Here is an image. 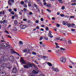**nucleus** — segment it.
I'll use <instances>...</instances> for the list:
<instances>
[{
    "label": "nucleus",
    "instance_id": "nucleus-55",
    "mask_svg": "<svg viewBox=\"0 0 76 76\" xmlns=\"http://www.w3.org/2000/svg\"><path fill=\"white\" fill-rule=\"evenodd\" d=\"M70 18H75V17L74 16H71Z\"/></svg>",
    "mask_w": 76,
    "mask_h": 76
},
{
    "label": "nucleus",
    "instance_id": "nucleus-25",
    "mask_svg": "<svg viewBox=\"0 0 76 76\" xmlns=\"http://www.w3.org/2000/svg\"><path fill=\"white\" fill-rule=\"evenodd\" d=\"M27 51H28V50L26 49H25L23 50V53H26Z\"/></svg>",
    "mask_w": 76,
    "mask_h": 76
},
{
    "label": "nucleus",
    "instance_id": "nucleus-47",
    "mask_svg": "<svg viewBox=\"0 0 76 76\" xmlns=\"http://www.w3.org/2000/svg\"><path fill=\"white\" fill-rule=\"evenodd\" d=\"M71 30L72 31H75V29H71Z\"/></svg>",
    "mask_w": 76,
    "mask_h": 76
},
{
    "label": "nucleus",
    "instance_id": "nucleus-59",
    "mask_svg": "<svg viewBox=\"0 0 76 76\" xmlns=\"http://www.w3.org/2000/svg\"><path fill=\"white\" fill-rule=\"evenodd\" d=\"M12 19H15V16H12Z\"/></svg>",
    "mask_w": 76,
    "mask_h": 76
},
{
    "label": "nucleus",
    "instance_id": "nucleus-1",
    "mask_svg": "<svg viewBox=\"0 0 76 76\" xmlns=\"http://www.w3.org/2000/svg\"><path fill=\"white\" fill-rule=\"evenodd\" d=\"M20 62L21 63V64H26L23 65L25 69H30V67H33V65L31 63L28 62V64H26V61L24 60L23 58L22 57H21Z\"/></svg>",
    "mask_w": 76,
    "mask_h": 76
},
{
    "label": "nucleus",
    "instance_id": "nucleus-35",
    "mask_svg": "<svg viewBox=\"0 0 76 76\" xmlns=\"http://www.w3.org/2000/svg\"><path fill=\"white\" fill-rule=\"evenodd\" d=\"M47 11H48V12H51V10H49L48 9H47Z\"/></svg>",
    "mask_w": 76,
    "mask_h": 76
},
{
    "label": "nucleus",
    "instance_id": "nucleus-37",
    "mask_svg": "<svg viewBox=\"0 0 76 76\" xmlns=\"http://www.w3.org/2000/svg\"><path fill=\"white\" fill-rule=\"evenodd\" d=\"M56 39H57V40H60V37H59L57 38H56Z\"/></svg>",
    "mask_w": 76,
    "mask_h": 76
},
{
    "label": "nucleus",
    "instance_id": "nucleus-14",
    "mask_svg": "<svg viewBox=\"0 0 76 76\" xmlns=\"http://www.w3.org/2000/svg\"><path fill=\"white\" fill-rule=\"evenodd\" d=\"M1 66H2L4 68V67H5L6 66V64H1Z\"/></svg>",
    "mask_w": 76,
    "mask_h": 76
},
{
    "label": "nucleus",
    "instance_id": "nucleus-11",
    "mask_svg": "<svg viewBox=\"0 0 76 76\" xmlns=\"http://www.w3.org/2000/svg\"><path fill=\"white\" fill-rule=\"evenodd\" d=\"M71 27L72 28H76V26L75 25V24L73 23L72 24H71Z\"/></svg>",
    "mask_w": 76,
    "mask_h": 76
},
{
    "label": "nucleus",
    "instance_id": "nucleus-48",
    "mask_svg": "<svg viewBox=\"0 0 76 76\" xmlns=\"http://www.w3.org/2000/svg\"><path fill=\"white\" fill-rule=\"evenodd\" d=\"M35 63H36L37 64H39L38 63V62H37V60L35 61Z\"/></svg>",
    "mask_w": 76,
    "mask_h": 76
},
{
    "label": "nucleus",
    "instance_id": "nucleus-64",
    "mask_svg": "<svg viewBox=\"0 0 76 76\" xmlns=\"http://www.w3.org/2000/svg\"><path fill=\"white\" fill-rule=\"evenodd\" d=\"M39 76H44V75H42V74H40L39 75Z\"/></svg>",
    "mask_w": 76,
    "mask_h": 76
},
{
    "label": "nucleus",
    "instance_id": "nucleus-12",
    "mask_svg": "<svg viewBox=\"0 0 76 76\" xmlns=\"http://www.w3.org/2000/svg\"><path fill=\"white\" fill-rule=\"evenodd\" d=\"M20 26H21V27L22 28V29H25V28H26V26L25 25H20Z\"/></svg>",
    "mask_w": 76,
    "mask_h": 76
},
{
    "label": "nucleus",
    "instance_id": "nucleus-22",
    "mask_svg": "<svg viewBox=\"0 0 76 76\" xmlns=\"http://www.w3.org/2000/svg\"><path fill=\"white\" fill-rule=\"evenodd\" d=\"M11 2V0H9L8 2V4H10V5H12V4L10 3Z\"/></svg>",
    "mask_w": 76,
    "mask_h": 76
},
{
    "label": "nucleus",
    "instance_id": "nucleus-32",
    "mask_svg": "<svg viewBox=\"0 0 76 76\" xmlns=\"http://www.w3.org/2000/svg\"><path fill=\"white\" fill-rule=\"evenodd\" d=\"M45 29L46 31H48V30H49V28H48V27H46Z\"/></svg>",
    "mask_w": 76,
    "mask_h": 76
},
{
    "label": "nucleus",
    "instance_id": "nucleus-57",
    "mask_svg": "<svg viewBox=\"0 0 76 76\" xmlns=\"http://www.w3.org/2000/svg\"><path fill=\"white\" fill-rule=\"evenodd\" d=\"M40 20H41V21H43L44 19H43V18H42L40 19Z\"/></svg>",
    "mask_w": 76,
    "mask_h": 76
},
{
    "label": "nucleus",
    "instance_id": "nucleus-45",
    "mask_svg": "<svg viewBox=\"0 0 76 76\" xmlns=\"http://www.w3.org/2000/svg\"><path fill=\"white\" fill-rule=\"evenodd\" d=\"M35 22L36 23H39V21L38 20H37Z\"/></svg>",
    "mask_w": 76,
    "mask_h": 76
},
{
    "label": "nucleus",
    "instance_id": "nucleus-7",
    "mask_svg": "<svg viewBox=\"0 0 76 76\" xmlns=\"http://www.w3.org/2000/svg\"><path fill=\"white\" fill-rule=\"evenodd\" d=\"M9 59L11 61H14L15 60V58H14V57L12 56H10L9 57Z\"/></svg>",
    "mask_w": 76,
    "mask_h": 76
},
{
    "label": "nucleus",
    "instance_id": "nucleus-58",
    "mask_svg": "<svg viewBox=\"0 0 76 76\" xmlns=\"http://www.w3.org/2000/svg\"><path fill=\"white\" fill-rule=\"evenodd\" d=\"M27 1L28 3H30L31 2V1L30 0H27Z\"/></svg>",
    "mask_w": 76,
    "mask_h": 76
},
{
    "label": "nucleus",
    "instance_id": "nucleus-19",
    "mask_svg": "<svg viewBox=\"0 0 76 76\" xmlns=\"http://www.w3.org/2000/svg\"><path fill=\"white\" fill-rule=\"evenodd\" d=\"M17 30V28H16V27H15L13 28V31H16Z\"/></svg>",
    "mask_w": 76,
    "mask_h": 76
},
{
    "label": "nucleus",
    "instance_id": "nucleus-16",
    "mask_svg": "<svg viewBox=\"0 0 76 76\" xmlns=\"http://www.w3.org/2000/svg\"><path fill=\"white\" fill-rule=\"evenodd\" d=\"M51 4H47L46 5V6L47 7H51Z\"/></svg>",
    "mask_w": 76,
    "mask_h": 76
},
{
    "label": "nucleus",
    "instance_id": "nucleus-50",
    "mask_svg": "<svg viewBox=\"0 0 76 76\" xmlns=\"http://www.w3.org/2000/svg\"><path fill=\"white\" fill-rule=\"evenodd\" d=\"M36 10H37V11H38V12H40V10H39L38 8H37Z\"/></svg>",
    "mask_w": 76,
    "mask_h": 76
},
{
    "label": "nucleus",
    "instance_id": "nucleus-31",
    "mask_svg": "<svg viewBox=\"0 0 76 76\" xmlns=\"http://www.w3.org/2000/svg\"><path fill=\"white\" fill-rule=\"evenodd\" d=\"M28 6L29 7H31V4L30 2H29L28 4Z\"/></svg>",
    "mask_w": 76,
    "mask_h": 76
},
{
    "label": "nucleus",
    "instance_id": "nucleus-18",
    "mask_svg": "<svg viewBox=\"0 0 76 76\" xmlns=\"http://www.w3.org/2000/svg\"><path fill=\"white\" fill-rule=\"evenodd\" d=\"M23 10L24 13H25L26 12V11H27V9L25 8H24Z\"/></svg>",
    "mask_w": 76,
    "mask_h": 76
},
{
    "label": "nucleus",
    "instance_id": "nucleus-6",
    "mask_svg": "<svg viewBox=\"0 0 76 76\" xmlns=\"http://www.w3.org/2000/svg\"><path fill=\"white\" fill-rule=\"evenodd\" d=\"M4 57H5V56L1 58L0 60L1 62H2V63H4V62H5V59H4Z\"/></svg>",
    "mask_w": 76,
    "mask_h": 76
},
{
    "label": "nucleus",
    "instance_id": "nucleus-5",
    "mask_svg": "<svg viewBox=\"0 0 76 76\" xmlns=\"http://www.w3.org/2000/svg\"><path fill=\"white\" fill-rule=\"evenodd\" d=\"M60 60L61 62L64 63L66 62V58L64 57H61L60 58Z\"/></svg>",
    "mask_w": 76,
    "mask_h": 76
},
{
    "label": "nucleus",
    "instance_id": "nucleus-27",
    "mask_svg": "<svg viewBox=\"0 0 76 76\" xmlns=\"http://www.w3.org/2000/svg\"><path fill=\"white\" fill-rule=\"evenodd\" d=\"M43 58H48V57L47 56H43Z\"/></svg>",
    "mask_w": 76,
    "mask_h": 76
},
{
    "label": "nucleus",
    "instance_id": "nucleus-62",
    "mask_svg": "<svg viewBox=\"0 0 76 76\" xmlns=\"http://www.w3.org/2000/svg\"><path fill=\"white\" fill-rule=\"evenodd\" d=\"M20 3L21 4H24V2L23 1H22Z\"/></svg>",
    "mask_w": 76,
    "mask_h": 76
},
{
    "label": "nucleus",
    "instance_id": "nucleus-52",
    "mask_svg": "<svg viewBox=\"0 0 76 76\" xmlns=\"http://www.w3.org/2000/svg\"><path fill=\"white\" fill-rule=\"evenodd\" d=\"M34 7H36V8H37V5L36 4H34Z\"/></svg>",
    "mask_w": 76,
    "mask_h": 76
},
{
    "label": "nucleus",
    "instance_id": "nucleus-28",
    "mask_svg": "<svg viewBox=\"0 0 76 76\" xmlns=\"http://www.w3.org/2000/svg\"><path fill=\"white\" fill-rule=\"evenodd\" d=\"M32 54L34 55H37V53H36L35 52H33L32 53Z\"/></svg>",
    "mask_w": 76,
    "mask_h": 76
},
{
    "label": "nucleus",
    "instance_id": "nucleus-9",
    "mask_svg": "<svg viewBox=\"0 0 76 76\" xmlns=\"http://www.w3.org/2000/svg\"><path fill=\"white\" fill-rule=\"evenodd\" d=\"M52 69L53 70V71H55V72H56L59 71V69H58L57 68H53Z\"/></svg>",
    "mask_w": 76,
    "mask_h": 76
},
{
    "label": "nucleus",
    "instance_id": "nucleus-33",
    "mask_svg": "<svg viewBox=\"0 0 76 76\" xmlns=\"http://www.w3.org/2000/svg\"><path fill=\"white\" fill-rule=\"evenodd\" d=\"M42 39H43V37H41L39 39V41H41Z\"/></svg>",
    "mask_w": 76,
    "mask_h": 76
},
{
    "label": "nucleus",
    "instance_id": "nucleus-56",
    "mask_svg": "<svg viewBox=\"0 0 76 76\" xmlns=\"http://www.w3.org/2000/svg\"><path fill=\"white\" fill-rule=\"evenodd\" d=\"M76 3H74L71 4V5H76Z\"/></svg>",
    "mask_w": 76,
    "mask_h": 76
},
{
    "label": "nucleus",
    "instance_id": "nucleus-10",
    "mask_svg": "<svg viewBox=\"0 0 76 76\" xmlns=\"http://www.w3.org/2000/svg\"><path fill=\"white\" fill-rule=\"evenodd\" d=\"M19 45L20 47H22L23 45V42L22 41H20L19 42Z\"/></svg>",
    "mask_w": 76,
    "mask_h": 76
},
{
    "label": "nucleus",
    "instance_id": "nucleus-15",
    "mask_svg": "<svg viewBox=\"0 0 76 76\" xmlns=\"http://www.w3.org/2000/svg\"><path fill=\"white\" fill-rule=\"evenodd\" d=\"M4 69V68L2 67L1 65V66H0V71H1V70H3Z\"/></svg>",
    "mask_w": 76,
    "mask_h": 76
},
{
    "label": "nucleus",
    "instance_id": "nucleus-46",
    "mask_svg": "<svg viewBox=\"0 0 76 76\" xmlns=\"http://www.w3.org/2000/svg\"><path fill=\"white\" fill-rule=\"evenodd\" d=\"M61 16L62 17H63V16H64V15L63 14H60Z\"/></svg>",
    "mask_w": 76,
    "mask_h": 76
},
{
    "label": "nucleus",
    "instance_id": "nucleus-51",
    "mask_svg": "<svg viewBox=\"0 0 76 76\" xmlns=\"http://www.w3.org/2000/svg\"><path fill=\"white\" fill-rule=\"evenodd\" d=\"M2 47H3V46H2L1 45H0V49H1V48H2Z\"/></svg>",
    "mask_w": 76,
    "mask_h": 76
},
{
    "label": "nucleus",
    "instance_id": "nucleus-20",
    "mask_svg": "<svg viewBox=\"0 0 76 76\" xmlns=\"http://www.w3.org/2000/svg\"><path fill=\"white\" fill-rule=\"evenodd\" d=\"M2 75L3 76H5V75H6V73L5 72H2Z\"/></svg>",
    "mask_w": 76,
    "mask_h": 76
},
{
    "label": "nucleus",
    "instance_id": "nucleus-21",
    "mask_svg": "<svg viewBox=\"0 0 76 76\" xmlns=\"http://www.w3.org/2000/svg\"><path fill=\"white\" fill-rule=\"evenodd\" d=\"M67 26L69 27H71V23H69L68 24V23Z\"/></svg>",
    "mask_w": 76,
    "mask_h": 76
},
{
    "label": "nucleus",
    "instance_id": "nucleus-24",
    "mask_svg": "<svg viewBox=\"0 0 76 76\" xmlns=\"http://www.w3.org/2000/svg\"><path fill=\"white\" fill-rule=\"evenodd\" d=\"M48 66H52V64L50 62L48 63Z\"/></svg>",
    "mask_w": 76,
    "mask_h": 76
},
{
    "label": "nucleus",
    "instance_id": "nucleus-61",
    "mask_svg": "<svg viewBox=\"0 0 76 76\" xmlns=\"http://www.w3.org/2000/svg\"><path fill=\"white\" fill-rule=\"evenodd\" d=\"M14 11H15V12H16L17 11V10L16 8H14Z\"/></svg>",
    "mask_w": 76,
    "mask_h": 76
},
{
    "label": "nucleus",
    "instance_id": "nucleus-43",
    "mask_svg": "<svg viewBox=\"0 0 76 76\" xmlns=\"http://www.w3.org/2000/svg\"><path fill=\"white\" fill-rule=\"evenodd\" d=\"M8 10L9 11V12H12V9H10Z\"/></svg>",
    "mask_w": 76,
    "mask_h": 76
},
{
    "label": "nucleus",
    "instance_id": "nucleus-26",
    "mask_svg": "<svg viewBox=\"0 0 76 76\" xmlns=\"http://www.w3.org/2000/svg\"><path fill=\"white\" fill-rule=\"evenodd\" d=\"M38 3V4H40V5H41V6H42V3H41V1H39V2H37Z\"/></svg>",
    "mask_w": 76,
    "mask_h": 76
},
{
    "label": "nucleus",
    "instance_id": "nucleus-63",
    "mask_svg": "<svg viewBox=\"0 0 76 76\" xmlns=\"http://www.w3.org/2000/svg\"><path fill=\"white\" fill-rule=\"evenodd\" d=\"M0 76H3L2 73H0Z\"/></svg>",
    "mask_w": 76,
    "mask_h": 76
},
{
    "label": "nucleus",
    "instance_id": "nucleus-23",
    "mask_svg": "<svg viewBox=\"0 0 76 76\" xmlns=\"http://www.w3.org/2000/svg\"><path fill=\"white\" fill-rule=\"evenodd\" d=\"M14 23L15 25H17L18 24V21L16 20H15L14 21Z\"/></svg>",
    "mask_w": 76,
    "mask_h": 76
},
{
    "label": "nucleus",
    "instance_id": "nucleus-44",
    "mask_svg": "<svg viewBox=\"0 0 76 76\" xmlns=\"http://www.w3.org/2000/svg\"><path fill=\"white\" fill-rule=\"evenodd\" d=\"M8 38H12V37L11 36H10V35H8L7 36Z\"/></svg>",
    "mask_w": 76,
    "mask_h": 76
},
{
    "label": "nucleus",
    "instance_id": "nucleus-39",
    "mask_svg": "<svg viewBox=\"0 0 76 76\" xmlns=\"http://www.w3.org/2000/svg\"><path fill=\"white\" fill-rule=\"evenodd\" d=\"M23 6L25 7H27V5L26 4H24Z\"/></svg>",
    "mask_w": 76,
    "mask_h": 76
},
{
    "label": "nucleus",
    "instance_id": "nucleus-53",
    "mask_svg": "<svg viewBox=\"0 0 76 76\" xmlns=\"http://www.w3.org/2000/svg\"><path fill=\"white\" fill-rule=\"evenodd\" d=\"M36 28L37 29H39V26H37Z\"/></svg>",
    "mask_w": 76,
    "mask_h": 76
},
{
    "label": "nucleus",
    "instance_id": "nucleus-13",
    "mask_svg": "<svg viewBox=\"0 0 76 76\" xmlns=\"http://www.w3.org/2000/svg\"><path fill=\"white\" fill-rule=\"evenodd\" d=\"M51 33H52V32L51 31H49V33L48 34V36L49 37H50V36H51L52 35V34H51Z\"/></svg>",
    "mask_w": 76,
    "mask_h": 76
},
{
    "label": "nucleus",
    "instance_id": "nucleus-41",
    "mask_svg": "<svg viewBox=\"0 0 76 76\" xmlns=\"http://www.w3.org/2000/svg\"><path fill=\"white\" fill-rule=\"evenodd\" d=\"M56 26L57 27H59V26H60V24H58V23H57Z\"/></svg>",
    "mask_w": 76,
    "mask_h": 76
},
{
    "label": "nucleus",
    "instance_id": "nucleus-49",
    "mask_svg": "<svg viewBox=\"0 0 76 76\" xmlns=\"http://www.w3.org/2000/svg\"><path fill=\"white\" fill-rule=\"evenodd\" d=\"M23 21H26V20H27L26 18H23Z\"/></svg>",
    "mask_w": 76,
    "mask_h": 76
},
{
    "label": "nucleus",
    "instance_id": "nucleus-34",
    "mask_svg": "<svg viewBox=\"0 0 76 76\" xmlns=\"http://www.w3.org/2000/svg\"><path fill=\"white\" fill-rule=\"evenodd\" d=\"M11 14H12V15H14V14H15V12H14V11H12L11 12Z\"/></svg>",
    "mask_w": 76,
    "mask_h": 76
},
{
    "label": "nucleus",
    "instance_id": "nucleus-60",
    "mask_svg": "<svg viewBox=\"0 0 76 76\" xmlns=\"http://www.w3.org/2000/svg\"><path fill=\"white\" fill-rule=\"evenodd\" d=\"M29 15H32V12H30L29 13Z\"/></svg>",
    "mask_w": 76,
    "mask_h": 76
},
{
    "label": "nucleus",
    "instance_id": "nucleus-30",
    "mask_svg": "<svg viewBox=\"0 0 76 76\" xmlns=\"http://www.w3.org/2000/svg\"><path fill=\"white\" fill-rule=\"evenodd\" d=\"M60 49L61 50H63L64 51L65 50H66V49H65L64 48H60Z\"/></svg>",
    "mask_w": 76,
    "mask_h": 76
},
{
    "label": "nucleus",
    "instance_id": "nucleus-40",
    "mask_svg": "<svg viewBox=\"0 0 76 76\" xmlns=\"http://www.w3.org/2000/svg\"><path fill=\"white\" fill-rule=\"evenodd\" d=\"M15 54H17V55H18V56H20V57L21 56H20V55H19V53H17L16 52H15Z\"/></svg>",
    "mask_w": 76,
    "mask_h": 76
},
{
    "label": "nucleus",
    "instance_id": "nucleus-2",
    "mask_svg": "<svg viewBox=\"0 0 76 76\" xmlns=\"http://www.w3.org/2000/svg\"><path fill=\"white\" fill-rule=\"evenodd\" d=\"M39 72H40V71L38 70L36 71L33 70L32 71V73H30L29 74V76H36V75L34 74H38V73H39Z\"/></svg>",
    "mask_w": 76,
    "mask_h": 76
},
{
    "label": "nucleus",
    "instance_id": "nucleus-3",
    "mask_svg": "<svg viewBox=\"0 0 76 76\" xmlns=\"http://www.w3.org/2000/svg\"><path fill=\"white\" fill-rule=\"evenodd\" d=\"M2 46L4 47V48H10V46L9 45L7 44L6 43H4L2 44Z\"/></svg>",
    "mask_w": 76,
    "mask_h": 76
},
{
    "label": "nucleus",
    "instance_id": "nucleus-54",
    "mask_svg": "<svg viewBox=\"0 0 76 76\" xmlns=\"http://www.w3.org/2000/svg\"><path fill=\"white\" fill-rule=\"evenodd\" d=\"M45 38V39L46 40H48V37H44Z\"/></svg>",
    "mask_w": 76,
    "mask_h": 76
},
{
    "label": "nucleus",
    "instance_id": "nucleus-4",
    "mask_svg": "<svg viewBox=\"0 0 76 76\" xmlns=\"http://www.w3.org/2000/svg\"><path fill=\"white\" fill-rule=\"evenodd\" d=\"M12 71L13 73H16L18 72V69L14 67L12 69Z\"/></svg>",
    "mask_w": 76,
    "mask_h": 76
},
{
    "label": "nucleus",
    "instance_id": "nucleus-8",
    "mask_svg": "<svg viewBox=\"0 0 76 76\" xmlns=\"http://www.w3.org/2000/svg\"><path fill=\"white\" fill-rule=\"evenodd\" d=\"M62 23L64 25L66 26L68 24V22H66V21H63Z\"/></svg>",
    "mask_w": 76,
    "mask_h": 76
},
{
    "label": "nucleus",
    "instance_id": "nucleus-29",
    "mask_svg": "<svg viewBox=\"0 0 76 76\" xmlns=\"http://www.w3.org/2000/svg\"><path fill=\"white\" fill-rule=\"evenodd\" d=\"M3 22H4V23H7V22H8L7 21V20H3Z\"/></svg>",
    "mask_w": 76,
    "mask_h": 76
},
{
    "label": "nucleus",
    "instance_id": "nucleus-38",
    "mask_svg": "<svg viewBox=\"0 0 76 76\" xmlns=\"http://www.w3.org/2000/svg\"><path fill=\"white\" fill-rule=\"evenodd\" d=\"M65 8V7L64 6L62 7H61V9L62 10H64Z\"/></svg>",
    "mask_w": 76,
    "mask_h": 76
},
{
    "label": "nucleus",
    "instance_id": "nucleus-42",
    "mask_svg": "<svg viewBox=\"0 0 76 76\" xmlns=\"http://www.w3.org/2000/svg\"><path fill=\"white\" fill-rule=\"evenodd\" d=\"M70 62L72 63V64H74V65H75V64L73 62H72V61H71V60H70Z\"/></svg>",
    "mask_w": 76,
    "mask_h": 76
},
{
    "label": "nucleus",
    "instance_id": "nucleus-17",
    "mask_svg": "<svg viewBox=\"0 0 76 76\" xmlns=\"http://www.w3.org/2000/svg\"><path fill=\"white\" fill-rule=\"evenodd\" d=\"M11 52L12 53H15V52H16V51H15L13 49H11Z\"/></svg>",
    "mask_w": 76,
    "mask_h": 76
},
{
    "label": "nucleus",
    "instance_id": "nucleus-36",
    "mask_svg": "<svg viewBox=\"0 0 76 76\" xmlns=\"http://www.w3.org/2000/svg\"><path fill=\"white\" fill-rule=\"evenodd\" d=\"M68 42L69 44H72V42H71V40H69L68 41Z\"/></svg>",
    "mask_w": 76,
    "mask_h": 76
}]
</instances>
